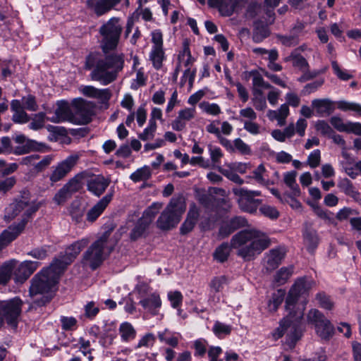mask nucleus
<instances>
[{
  "mask_svg": "<svg viewBox=\"0 0 361 361\" xmlns=\"http://www.w3.org/2000/svg\"><path fill=\"white\" fill-rule=\"evenodd\" d=\"M233 192L238 197V202L240 209L245 212L253 213L257 210L261 203L260 200L255 199L256 196H260L259 190H249L243 188H234Z\"/></svg>",
  "mask_w": 361,
  "mask_h": 361,
  "instance_id": "11",
  "label": "nucleus"
},
{
  "mask_svg": "<svg viewBox=\"0 0 361 361\" xmlns=\"http://www.w3.org/2000/svg\"><path fill=\"white\" fill-rule=\"evenodd\" d=\"M22 104L23 109H25L28 111H35L38 109V105L37 104L35 97L31 94L23 97L22 98Z\"/></svg>",
  "mask_w": 361,
  "mask_h": 361,
  "instance_id": "56",
  "label": "nucleus"
},
{
  "mask_svg": "<svg viewBox=\"0 0 361 361\" xmlns=\"http://www.w3.org/2000/svg\"><path fill=\"white\" fill-rule=\"evenodd\" d=\"M247 221L241 216H235L223 224L219 229V235L221 238H226L235 230L246 226Z\"/></svg>",
  "mask_w": 361,
  "mask_h": 361,
  "instance_id": "24",
  "label": "nucleus"
},
{
  "mask_svg": "<svg viewBox=\"0 0 361 361\" xmlns=\"http://www.w3.org/2000/svg\"><path fill=\"white\" fill-rule=\"evenodd\" d=\"M69 212L72 219L75 223H80L83 218L85 209L78 202H74L70 207Z\"/></svg>",
  "mask_w": 361,
  "mask_h": 361,
  "instance_id": "37",
  "label": "nucleus"
},
{
  "mask_svg": "<svg viewBox=\"0 0 361 361\" xmlns=\"http://www.w3.org/2000/svg\"><path fill=\"white\" fill-rule=\"evenodd\" d=\"M21 300L15 298L8 301H0V327L4 319L13 328H16L18 319L21 312Z\"/></svg>",
  "mask_w": 361,
  "mask_h": 361,
  "instance_id": "9",
  "label": "nucleus"
},
{
  "mask_svg": "<svg viewBox=\"0 0 361 361\" xmlns=\"http://www.w3.org/2000/svg\"><path fill=\"white\" fill-rule=\"evenodd\" d=\"M39 263L33 261H24L21 262L15 270L14 280L16 283L25 282L37 269Z\"/></svg>",
  "mask_w": 361,
  "mask_h": 361,
  "instance_id": "18",
  "label": "nucleus"
},
{
  "mask_svg": "<svg viewBox=\"0 0 361 361\" xmlns=\"http://www.w3.org/2000/svg\"><path fill=\"white\" fill-rule=\"evenodd\" d=\"M312 106L320 116H329L334 110L333 102L328 99H314Z\"/></svg>",
  "mask_w": 361,
  "mask_h": 361,
  "instance_id": "27",
  "label": "nucleus"
},
{
  "mask_svg": "<svg viewBox=\"0 0 361 361\" xmlns=\"http://www.w3.org/2000/svg\"><path fill=\"white\" fill-rule=\"evenodd\" d=\"M186 204L183 195L173 197L157 219V227L164 231L174 228L180 221Z\"/></svg>",
  "mask_w": 361,
  "mask_h": 361,
  "instance_id": "7",
  "label": "nucleus"
},
{
  "mask_svg": "<svg viewBox=\"0 0 361 361\" xmlns=\"http://www.w3.org/2000/svg\"><path fill=\"white\" fill-rule=\"evenodd\" d=\"M113 192L106 194L96 204H94L87 212L86 219L93 223L103 213L109 202L111 201Z\"/></svg>",
  "mask_w": 361,
  "mask_h": 361,
  "instance_id": "21",
  "label": "nucleus"
},
{
  "mask_svg": "<svg viewBox=\"0 0 361 361\" xmlns=\"http://www.w3.org/2000/svg\"><path fill=\"white\" fill-rule=\"evenodd\" d=\"M262 9V5L256 1H252L247 8V16L250 18L257 16Z\"/></svg>",
  "mask_w": 361,
  "mask_h": 361,
  "instance_id": "61",
  "label": "nucleus"
},
{
  "mask_svg": "<svg viewBox=\"0 0 361 361\" xmlns=\"http://www.w3.org/2000/svg\"><path fill=\"white\" fill-rule=\"evenodd\" d=\"M151 176V171L149 166H145L140 169H138L134 173H133L130 178L133 182H140L147 180Z\"/></svg>",
  "mask_w": 361,
  "mask_h": 361,
  "instance_id": "39",
  "label": "nucleus"
},
{
  "mask_svg": "<svg viewBox=\"0 0 361 361\" xmlns=\"http://www.w3.org/2000/svg\"><path fill=\"white\" fill-rule=\"evenodd\" d=\"M195 107L185 108L179 111L178 117L186 123L187 121L195 118Z\"/></svg>",
  "mask_w": 361,
  "mask_h": 361,
  "instance_id": "60",
  "label": "nucleus"
},
{
  "mask_svg": "<svg viewBox=\"0 0 361 361\" xmlns=\"http://www.w3.org/2000/svg\"><path fill=\"white\" fill-rule=\"evenodd\" d=\"M227 283V279L224 276L215 277L210 283V287L215 292H219L222 290L224 285Z\"/></svg>",
  "mask_w": 361,
  "mask_h": 361,
  "instance_id": "62",
  "label": "nucleus"
},
{
  "mask_svg": "<svg viewBox=\"0 0 361 361\" xmlns=\"http://www.w3.org/2000/svg\"><path fill=\"white\" fill-rule=\"evenodd\" d=\"M109 185V180L102 175L91 176L87 183V190L96 196H100Z\"/></svg>",
  "mask_w": 361,
  "mask_h": 361,
  "instance_id": "22",
  "label": "nucleus"
},
{
  "mask_svg": "<svg viewBox=\"0 0 361 361\" xmlns=\"http://www.w3.org/2000/svg\"><path fill=\"white\" fill-rule=\"evenodd\" d=\"M284 296L285 291L283 290L280 289L274 293L268 305L269 310L271 312L276 311L279 305L282 303Z\"/></svg>",
  "mask_w": 361,
  "mask_h": 361,
  "instance_id": "40",
  "label": "nucleus"
},
{
  "mask_svg": "<svg viewBox=\"0 0 361 361\" xmlns=\"http://www.w3.org/2000/svg\"><path fill=\"white\" fill-rule=\"evenodd\" d=\"M81 92L85 96L97 99L103 104L108 102L111 97V90L108 88L98 89L92 85H87L81 89Z\"/></svg>",
  "mask_w": 361,
  "mask_h": 361,
  "instance_id": "23",
  "label": "nucleus"
},
{
  "mask_svg": "<svg viewBox=\"0 0 361 361\" xmlns=\"http://www.w3.org/2000/svg\"><path fill=\"white\" fill-rule=\"evenodd\" d=\"M61 327L65 331H72L76 329L78 321L73 317H64L60 318Z\"/></svg>",
  "mask_w": 361,
  "mask_h": 361,
  "instance_id": "52",
  "label": "nucleus"
},
{
  "mask_svg": "<svg viewBox=\"0 0 361 361\" xmlns=\"http://www.w3.org/2000/svg\"><path fill=\"white\" fill-rule=\"evenodd\" d=\"M321 153L319 149L312 152L307 157V164L312 169L317 167L320 164Z\"/></svg>",
  "mask_w": 361,
  "mask_h": 361,
  "instance_id": "63",
  "label": "nucleus"
},
{
  "mask_svg": "<svg viewBox=\"0 0 361 361\" xmlns=\"http://www.w3.org/2000/svg\"><path fill=\"white\" fill-rule=\"evenodd\" d=\"M139 303L153 315L158 314V310L161 306V298L157 293H151L147 298H142Z\"/></svg>",
  "mask_w": 361,
  "mask_h": 361,
  "instance_id": "26",
  "label": "nucleus"
},
{
  "mask_svg": "<svg viewBox=\"0 0 361 361\" xmlns=\"http://www.w3.org/2000/svg\"><path fill=\"white\" fill-rule=\"evenodd\" d=\"M266 169L263 164H260L252 171V178L259 184L265 185L268 184V180L265 178Z\"/></svg>",
  "mask_w": 361,
  "mask_h": 361,
  "instance_id": "47",
  "label": "nucleus"
},
{
  "mask_svg": "<svg viewBox=\"0 0 361 361\" xmlns=\"http://www.w3.org/2000/svg\"><path fill=\"white\" fill-rule=\"evenodd\" d=\"M149 59L156 69H159L162 66V61L164 59V51L163 48L152 47L149 54Z\"/></svg>",
  "mask_w": 361,
  "mask_h": 361,
  "instance_id": "36",
  "label": "nucleus"
},
{
  "mask_svg": "<svg viewBox=\"0 0 361 361\" xmlns=\"http://www.w3.org/2000/svg\"><path fill=\"white\" fill-rule=\"evenodd\" d=\"M157 127L156 121L149 120L148 126L144 129L142 133L139 134V138L143 141L152 140L154 137Z\"/></svg>",
  "mask_w": 361,
  "mask_h": 361,
  "instance_id": "43",
  "label": "nucleus"
},
{
  "mask_svg": "<svg viewBox=\"0 0 361 361\" xmlns=\"http://www.w3.org/2000/svg\"><path fill=\"white\" fill-rule=\"evenodd\" d=\"M123 0H87V5L98 16H102L110 11L115 6ZM125 5L128 6L129 0H124Z\"/></svg>",
  "mask_w": 361,
  "mask_h": 361,
  "instance_id": "17",
  "label": "nucleus"
},
{
  "mask_svg": "<svg viewBox=\"0 0 361 361\" xmlns=\"http://www.w3.org/2000/svg\"><path fill=\"white\" fill-rule=\"evenodd\" d=\"M271 245L269 235L258 229L250 228L235 234L231 245L222 243L214 252V257L221 262H225L229 256L231 248L235 250L236 254L245 261L254 259Z\"/></svg>",
  "mask_w": 361,
  "mask_h": 361,
  "instance_id": "2",
  "label": "nucleus"
},
{
  "mask_svg": "<svg viewBox=\"0 0 361 361\" xmlns=\"http://www.w3.org/2000/svg\"><path fill=\"white\" fill-rule=\"evenodd\" d=\"M200 217V212L197 207L192 204L190 206L186 218L180 228L182 235H186L191 232L196 225Z\"/></svg>",
  "mask_w": 361,
  "mask_h": 361,
  "instance_id": "20",
  "label": "nucleus"
},
{
  "mask_svg": "<svg viewBox=\"0 0 361 361\" xmlns=\"http://www.w3.org/2000/svg\"><path fill=\"white\" fill-rule=\"evenodd\" d=\"M288 314L279 322V326L272 333L275 340L286 335L290 345H293L301 337L300 323L304 315V308L287 310Z\"/></svg>",
  "mask_w": 361,
  "mask_h": 361,
  "instance_id": "5",
  "label": "nucleus"
},
{
  "mask_svg": "<svg viewBox=\"0 0 361 361\" xmlns=\"http://www.w3.org/2000/svg\"><path fill=\"white\" fill-rule=\"evenodd\" d=\"M231 331V326L220 322H216L213 326V332L220 337L221 335H228Z\"/></svg>",
  "mask_w": 361,
  "mask_h": 361,
  "instance_id": "57",
  "label": "nucleus"
},
{
  "mask_svg": "<svg viewBox=\"0 0 361 361\" xmlns=\"http://www.w3.org/2000/svg\"><path fill=\"white\" fill-rule=\"evenodd\" d=\"M161 207V203L154 202L144 212L142 216L130 233L131 240L135 241L144 235L147 228L152 222Z\"/></svg>",
  "mask_w": 361,
  "mask_h": 361,
  "instance_id": "10",
  "label": "nucleus"
},
{
  "mask_svg": "<svg viewBox=\"0 0 361 361\" xmlns=\"http://www.w3.org/2000/svg\"><path fill=\"white\" fill-rule=\"evenodd\" d=\"M297 173L294 171L287 172L284 174V182L293 191L295 196L300 195V191L298 185L296 183Z\"/></svg>",
  "mask_w": 361,
  "mask_h": 361,
  "instance_id": "35",
  "label": "nucleus"
},
{
  "mask_svg": "<svg viewBox=\"0 0 361 361\" xmlns=\"http://www.w3.org/2000/svg\"><path fill=\"white\" fill-rule=\"evenodd\" d=\"M279 42L286 47H294L298 44L299 38L297 35L290 34L288 35H277Z\"/></svg>",
  "mask_w": 361,
  "mask_h": 361,
  "instance_id": "48",
  "label": "nucleus"
},
{
  "mask_svg": "<svg viewBox=\"0 0 361 361\" xmlns=\"http://www.w3.org/2000/svg\"><path fill=\"white\" fill-rule=\"evenodd\" d=\"M269 25L264 24L262 20H257L254 23L252 40L256 43L262 42L270 35Z\"/></svg>",
  "mask_w": 361,
  "mask_h": 361,
  "instance_id": "28",
  "label": "nucleus"
},
{
  "mask_svg": "<svg viewBox=\"0 0 361 361\" xmlns=\"http://www.w3.org/2000/svg\"><path fill=\"white\" fill-rule=\"evenodd\" d=\"M123 27L118 18L113 17L99 27L100 47L103 54H90L86 58L85 66L93 68L90 78L102 85L114 82L124 65V55L114 52L116 49Z\"/></svg>",
  "mask_w": 361,
  "mask_h": 361,
  "instance_id": "1",
  "label": "nucleus"
},
{
  "mask_svg": "<svg viewBox=\"0 0 361 361\" xmlns=\"http://www.w3.org/2000/svg\"><path fill=\"white\" fill-rule=\"evenodd\" d=\"M293 269L294 268L293 266L281 267L279 271H276L274 275V282L278 286L285 284L289 278L293 275Z\"/></svg>",
  "mask_w": 361,
  "mask_h": 361,
  "instance_id": "32",
  "label": "nucleus"
},
{
  "mask_svg": "<svg viewBox=\"0 0 361 361\" xmlns=\"http://www.w3.org/2000/svg\"><path fill=\"white\" fill-rule=\"evenodd\" d=\"M305 243L309 252H312L317 246L319 238L317 232L313 229L307 228L303 234Z\"/></svg>",
  "mask_w": 361,
  "mask_h": 361,
  "instance_id": "34",
  "label": "nucleus"
},
{
  "mask_svg": "<svg viewBox=\"0 0 361 361\" xmlns=\"http://www.w3.org/2000/svg\"><path fill=\"white\" fill-rule=\"evenodd\" d=\"M238 3V0H208V4L211 6L217 8L219 12L226 16H230L233 13Z\"/></svg>",
  "mask_w": 361,
  "mask_h": 361,
  "instance_id": "25",
  "label": "nucleus"
},
{
  "mask_svg": "<svg viewBox=\"0 0 361 361\" xmlns=\"http://www.w3.org/2000/svg\"><path fill=\"white\" fill-rule=\"evenodd\" d=\"M71 193L63 186L54 195V202L58 205L63 204L71 196Z\"/></svg>",
  "mask_w": 361,
  "mask_h": 361,
  "instance_id": "54",
  "label": "nucleus"
},
{
  "mask_svg": "<svg viewBox=\"0 0 361 361\" xmlns=\"http://www.w3.org/2000/svg\"><path fill=\"white\" fill-rule=\"evenodd\" d=\"M46 115L43 112H39L34 115L32 122L29 124V128L33 130H38L44 126Z\"/></svg>",
  "mask_w": 361,
  "mask_h": 361,
  "instance_id": "46",
  "label": "nucleus"
},
{
  "mask_svg": "<svg viewBox=\"0 0 361 361\" xmlns=\"http://www.w3.org/2000/svg\"><path fill=\"white\" fill-rule=\"evenodd\" d=\"M199 106L203 112L209 115L217 116L221 113V108L217 104L203 102Z\"/></svg>",
  "mask_w": 361,
  "mask_h": 361,
  "instance_id": "45",
  "label": "nucleus"
},
{
  "mask_svg": "<svg viewBox=\"0 0 361 361\" xmlns=\"http://www.w3.org/2000/svg\"><path fill=\"white\" fill-rule=\"evenodd\" d=\"M17 261L11 259L5 262L0 268V284L6 285L11 279Z\"/></svg>",
  "mask_w": 361,
  "mask_h": 361,
  "instance_id": "30",
  "label": "nucleus"
},
{
  "mask_svg": "<svg viewBox=\"0 0 361 361\" xmlns=\"http://www.w3.org/2000/svg\"><path fill=\"white\" fill-rule=\"evenodd\" d=\"M278 114V125L283 126L286 124V120L289 115V108L286 104L281 105L280 108L277 109Z\"/></svg>",
  "mask_w": 361,
  "mask_h": 361,
  "instance_id": "59",
  "label": "nucleus"
},
{
  "mask_svg": "<svg viewBox=\"0 0 361 361\" xmlns=\"http://www.w3.org/2000/svg\"><path fill=\"white\" fill-rule=\"evenodd\" d=\"M316 299L322 308L327 310H331L333 309L334 302L331 298L324 293H320L317 294Z\"/></svg>",
  "mask_w": 361,
  "mask_h": 361,
  "instance_id": "51",
  "label": "nucleus"
},
{
  "mask_svg": "<svg viewBox=\"0 0 361 361\" xmlns=\"http://www.w3.org/2000/svg\"><path fill=\"white\" fill-rule=\"evenodd\" d=\"M85 175L86 173L84 172L78 173L63 186L66 188V189H68V191L73 194L80 188V182L85 177Z\"/></svg>",
  "mask_w": 361,
  "mask_h": 361,
  "instance_id": "41",
  "label": "nucleus"
},
{
  "mask_svg": "<svg viewBox=\"0 0 361 361\" xmlns=\"http://www.w3.org/2000/svg\"><path fill=\"white\" fill-rule=\"evenodd\" d=\"M39 204L26 199L16 200L11 203L5 211V219L11 221L23 213V219L17 225L10 226L0 235V250L15 240L23 231L27 218L38 210Z\"/></svg>",
  "mask_w": 361,
  "mask_h": 361,
  "instance_id": "3",
  "label": "nucleus"
},
{
  "mask_svg": "<svg viewBox=\"0 0 361 361\" xmlns=\"http://www.w3.org/2000/svg\"><path fill=\"white\" fill-rule=\"evenodd\" d=\"M338 187L345 195H349L350 197H354L357 194L351 181L346 178H341L339 180L338 183Z\"/></svg>",
  "mask_w": 361,
  "mask_h": 361,
  "instance_id": "42",
  "label": "nucleus"
},
{
  "mask_svg": "<svg viewBox=\"0 0 361 361\" xmlns=\"http://www.w3.org/2000/svg\"><path fill=\"white\" fill-rule=\"evenodd\" d=\"M73 119L68 104L61 101L57 103V108L51 117H47V120L59 123L64 121H71Z\"/></svg>",
  "mask_w": 361,
  "mask_h": 361,
  "instance_id": "19",
  "label": "nucleus"
},
{
  "mask_svg": "<svg viewBox=\"0 0 361 361\" xmlns=\"http://www.w3.org/2000/svg\"><path fill=\"white\" fill-rule=\"evenodd\" d=\"M73 106L75 109V117L77 123L84 125L91 121L93 115V105L91 102L79 98L73 101Z\"/></svg>",
  "mask_w": 361,
  "mask_h": 361,
  "instance_id": "16",
  "label": "nucleus"
},
{
  "mask_svg": "<svg viewBox=\"0 0 361 361\" xmlns=\"http://www.w3.org/2000/svg\"><path fill=\"white\" fill-rule=\"evenodd\" d=\"M286 255L284 246H278L269 250L263 258V266L267 271H272L282 262Z\"/></svg>",
  "mask_w": 361,
  "mask_h": 361,
  "instance_id": "15",
  "label": "nucleus"
},
{
  "mask_svg": "<svg viewBox=\"0 0 361 361\" xmlns=\"http://www.w3.org/2000/svg\"><path fill=\"white\" fill-rule=\"evenodd\" d=\"M250 74L252 76V87H263L264 89L274 88L269 83L264 81L258 71H252Z\"/></svg>",
  "mask_w": 361,
  "mask_h": 361,
  "instance_id": "44",
  "label": "nucleus"
},
{
  "mask_svg": "<svg viewBox=\"0 0 361 361\" xmlns=\"http://www.w3.org/2000/svg\"><path fill=\"white\" fill-rule=\"evenodd\" d=\"M111 233V231H105L87 248L82 256L84 265L94 270L102 264L114 247V243L110 240Z\"/></svg>",
  "mask_w": 361,
  "mask_h": 361,
  "instance_id": "6",
  "label": "nucleus"
},
{
  "mask_svg": "<svg viewBox=\"0 0 361 361\" xmlns=\"http://www.w3.org/2000/svg\"><path fill=\"white\" fill-rule=\"evenodd\" d=\"M178 59L179 64L177 66V70L179 69L182 66L187 68L184 71L181 82L183 84L188 80L190 87L191 88L195 80L196 70H192L190 67L193 61V59L190 54L189 46L187 43L183 44V50L178 54Z\"/></svg>",
  "mask_w": 361,
  "mask_h": 361,
  "instance_id": "13",
  "label": "nucleus"
},
{
  "mask_svg": "<svg viewBox=\"0 0 361 361\" xmlns=\"http://www.w3.org/2000/svg\"><path fill=\"white\" fill-rule=\"evenodd\" d=\"M314 329L317 334L324 339L329 338L334 334V326L327 318L324 320V322L314 327Z\"/></svg>",
  "mask_w": 361,
  "mask_h": 361,
  "instance_id": "33",
  "label": "nucleus"
},
{
  "mask_svg": "<svg viewBox=\"0 0 361 361\" xmlns=\"http://www.w3.org/2000/svg\"><path fill=\"white\" fill-rule=\"evenodd\" d=\"M326 317L317 309L310 310L307 315V319L309 324H312L314 328L318 326L320 323L324 322Z\"/></svg>",
  "mask_w": 361,
  "mask_h": 361,
  "instance_id": "38",
  "label": "nucleus"
},
{
  "mask_svg": "<svg viewBox=\"0 0 361 361\" xmlns=\"http://www.w3.org/2000/svg\"><path fill=\"white\" fill-rule=\"evenodd\" d=\"M63 271L61 268L57 266V263L53 262L49 267L43 269L33 277L29 293L31 297L42 295L40 299L35 300L37 306L44 305L51 300L53 290Z\"/></svg>",
  "mask_w": 361,
  "mask_h": 361,
  "instance_id": "4",
  "label": "nucleus"
},
{
  "mask_svg": "<svg viewBox=\"0 0 361 361\" xmlns=\"http://www.w3.org/2000/svg\"><path fill=\"white\" fill-rule=\"evenodd\" d=\"M219 171L230 180L239 185L244 183V180L233 171L232 167L231 169H220Z\"/></svg>",
  "mask_w": 361,
  "mask_h": 361,
  "instance_id": "55",
  "label": "nucleus"
},
{
  "mask_svg": "<svg viewBox=\"0 0 361 361\" xmlns=\"http://www.w3.org/2000/svg\"><path fill=\"white\" fill-rule=\"evenodd\" d=\"M338 108L343 111H353L361 114V104L355 102L340 101L338 102Z\"/></svg>",
  "mask_w": 361,
  "mask_h": 361,
  "instance_id": "53",
  "label": "nucleus"
},
{
  "mask_svg": "<svg viewBox=\"0 0 361 361\" xmlns=\"http://www.w3.org/2000/svg\"><path fill=\"white\" fill-rule=\"evenodd\" d=\"M259 212L271 219H276L279 216V212L276 208L268 204L261 206Z\"/></svg>",
  "mask_w": 361,
  "mask_h": 361,
  "instance_id": "50",
  "label": "nucleus"
},
{
  "mask_svg": "<svg viewBox=\"0 0 361 361\" xmlns=\"http://www.w3.org/2000/svg\"><path fill=\"white\" fill-rule=\"evenodd\" d=\"M54 157L52 155H47L35 161V169L37 172H41L46 169L52 162Z\"/></svg>",
  "mask_w": 361,
  "mask_h": 361,
  "instance_id": "58",
  "label": "nucleus"
},
{
  "mask_svg": "<svg viewBox=\"0 0 361 361\" xmlns=\"http://www.w3.org/2000/svg\"><path fill=\"white\" fill-rule=\"evenodd\" d=\"M168 299L171 302L173 308H178L183 302V295L178 290L170 291L168 293Z\"/></svg>",
  "mask_w": 361,
  "mask_h": 361,
  "instance_id": "49",
  "label": "nucleus"
},
{
  "mask_svg": "<svg viewBox=\"0 0 361 361\" xmlns=\"http://www.w3.org/2000/svg\"><path fill=\"white\" fill-rule=\"evenodd\" d=\"M314 282L308 277H301L295 280L288 291L286 299V310H296V303L300 297L305 296L314 286Z\"/></svg>",
  "mask_w": 361,
  "mask_h": 361,
  "instance_id": "8",
  "label": "nucleus"
},
{
  "mask_svg": "<svg viewBox=\"0 0 361 361\" xmlns=\"http://www.w3.org/2000/svg\"><path fill=\"white\" fill-rule=\"evenodd\" d=\"M234 150H238L242 154H250V147L240 138H236L233 141Z\"/></svg>",
  "mask_w": 361,
  "mask_h": 361,
  "instance_id": "64",
  "label": "nucleus"
},
{
  "mask_svg": "<svg viewBox=\"0 0 361 361\" xmlns=\"http://www.w3.org/2000/svg\"><path fill=\"white\" fill-rule=\"evenodd\" d=\"M285 61H292L293 66L298 68L300 71H306L308 69V63L306 59L299 54L296 50L285 58Z\"/></svg>",
  "mask_w": 361,
  "mask_h": 361,
  "instance_id": "31",
  "label": "nucleus"
},
{
  "mask_svg": "<svg viewBox=\"0 0 361 361\" xmlns=\"http://www.w3.org/2000/svg\"><path fill=\"white\" fill-rule=\"evenodd\" d=\"M118 334L123 342L128 343L135 338L137 332L130 322H123L119 326Z\"/></svg>",
  "mask_w": 361,
  "mask_h": 361,
  "instance_id": "29",
  "label": "nucleus"
},
{
  "mask_svg": "<svg viewBox=\"0 0 361 361\" xmlns=\"http://www.w3.org/2000/svg\"><path fill=\"white\" fill-rule=\"evenodd\" d=\"M88 243L87 238H82L75 242L66 249L65 255L61 256L53 262L57 263V266L64 271L66 267L78 255L82 249L87 245Z\"/></svg>",
  "mask_w": 361,
  "mask_h": 361,
  "instance_id": "14",
  "label": "nucleus"
},
{
  "mask_svg": "<svg viewBox=\"0 0 361 361\" xmlns=\"http://www.w3.org/2000/svg\"><path fill=\"white\" fill-rule=\"evenodd\" d=\"M80 157V154L78 153L71 154L54 166L52 172L49 176L51 184L54 185L55 183L64 178L77 164Z\"/></svg>",
  "mask_w": 361,
  "mask_h": 361,
  "instance_id": "12",
  "label": "nucleus"
}]
</instances>
